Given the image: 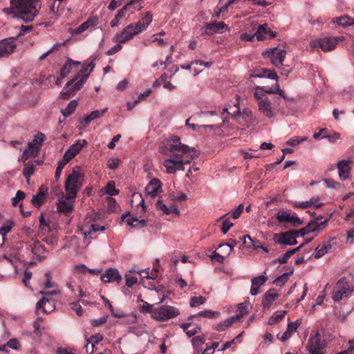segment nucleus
Masks as SVG:
<instances>
[{"label":"nucleus","instance_id":"nucleus-28","mask_svg":"<svg viewBox=\"0 0 354 354\" xmlns=\"http://www.w3.org/2000/svg\"><path fill=\"white\" fill-rule=\"evenodd\" d=\"M162 183L158 178H153L150 180L145 188L147 195L155 197L161 191Z\"/></svg>","mask_w":354,"mask_h":354},{"label":"nucleus","instance_id":"nucleus-10","mask_svg":"<svg viewBox=\"0 0 354 354\" xmlns=\"http://www.w3.org/2000/svg\"><path fill=\"white\" fill-rule=\"evenodd\" d=\"M342 37H323L310 41V46L313 48H320L323 51H330L335 49L339 41L343 40Z\"/></svg>","mask_w":354,"mask_h":354},{"label":"nucleus","instance_id":"nucleus-48","mask_svg":"<svg viewBox=\"0 0 354 354\" xmlns=\"http://www.w3.org/2000/svg\"><path fill=\"white\" fill-rule=\"evenodd\" d=\"M77 102L76 100H71L66 106L65 109L62 110V113L65 116L68 117L71 115L76 109Z\"/></svg>","mask_w":354,"mask_h":354},{"label":"nucleus","instance_id":"nucleus-8","mask_svg":"<svg viewBox=\"0 0 354 354\" xmlns=\"http://www.w3.org/2000/svg\"><path fill=\"white\" fill-rule=\"evenodd\" d=\"M353 288L354 286L351 281L346 279H339L334 287L333 299L334 301H339L348 297L353 291Z\"/></svg>","mask_w":354,"mask_h":354},{"label":"nucleus","instance_id":"nucleus-17","mask_svg":"<svg viewBox=\"0 0 354 354\" xmlns=\"http://www.w3.org/2000/svg\"><path fill=\"white\" fill-rule=\"evenodd\" d=\"M237 109H239L237 108ZM232 115V118L236 120L242 124L241 120H243V125L244 126H250L254 122V118L253 117L252 111L249 109H244L243 112L241 113L239 110L234 111L233 113H228Z\"/></svg>","mask_w":354,"mask_h":354},{"label":"nucleus","instance_id":"nucleus-26","mask_svg":"<svg viewBox=\"0 0 354 354\" xmlns=\"http://www.w3.org/2000/svg\"><path fill=\"white\" fill-rule=\"evenodd\" d=\"M100 19L97 16H91L86 21L82 23L80 26L73 30V34H82L90 28H92L99 24Z\"/></svg>","mask_w":354,"mask_h":354},{"label":"nucleus","instance_id":"nucleus-57","mask_svg":"<svg viewBox=\"0 0 354 354\" xmlns=\"http://www.w3.org/2000/svg\"><path fill=\"white\" fill-rule=\"evenodd\" d=\"M292 273V271H291L290 272L283 273L274 281V283H275L277 286L283 285L288 281L290 274Z\"/></svg>","mask_w":354,"mask_h":354},{"label":"nucleus","instance_id":"nucleus-24","mask_svg":"<svg viewBox=\"0 0 354 354\" xmlns=\"http://www.w3.org/2000/svg\"><path fill=\"white\" fill-rule=\"evenodd\" d=\"M28 247L30 248L33 256L38 260L46 257V250L44 245L38 240L32 242H28Z\"/></svg>","mask_w":354,"mask_h":354},{"label":"nucleus","instance_id":"nucleus-62","mask_svg":"<svg viewBox=\"0 0 354 354\" xmlns=\"http://www.w3.org/2000/svg\"><path fill=\"white\" fill-rule=\"evenodd\" d=\"M138 281L137 277L131 274H127L125 275L126 286L131 287Z\"/></svg>","mask_w":354,"mask_h":354},{"label":"nucleus","instance_id":"nucleus-52","mask_svg":"<svg viewBox=\"0 0 354 354\" xmlns=\"http://www.w3.org/2000/svg\"><path fill=\"white\" fill-rule=\"evenodd\" d=\"M35 167L32 163H27L26 164L24 170L23 174L24 177L28 180L32 175H33L35 172Z\"/></svg>","mask_w":354,"mask_h":354},{"label":"nucleus","instance_id":"nucleus-44","mask_svg":"<svg viewBox=\"0 0 354 354\" xmlns=\"http://www.w3.org/2000/svg\"><path fill=\"white\" fill-rule=\"evenodd\" d=\"M301 248V245H299V247L288 250L285 254H283L282 256L278 257L277 259L273 261V262H279L280 263H285L288 261V260L290 259V257L293 255L295 253H296L297 251L300 250Z\"/></svg>","mask_w":354,"mask_h":354},{"label":"nucleus","instance_id":"nucleus-49","mask_svg":"<svg viewBox=\"0 0 354 354\" xmlns=\"http://www.w3.org/2000/svg\"><path fill=\"white\" fill-rule=\"evenodd\" d=\"M220 312L218 311H214L212 310H205L199 312L196 315L199 317H206L208 319H214L216 317H218L220 315Z\"/></svg>","mask_w":354,"mask_h":354},{"label":"nucleus","instance_id":"nucleus-7","mask_svg":"<svg viewBox=\"0 0 354 354\" xmlns=\"http://www.w3.org/2000/svg\"><path fill=\"white\" fill-rule=\"evenodd\" d=\"M179 314V310L172 306L156 304L152 314V319L158 322H165L177 317Z\"/></svg>","mask_w":354,"mask_h":354},{"label":"nucleus","instance_id":"nucleus-59","mask_svg":"<svg viewBox=\"0 0 354 354\" xmlns=\"http://www.w3.org/2000/svg\"><path fill=\"white\" fill-rule=\"evenodd\" d=\"M236 245V241L235 240L232 239L229 243L226 244H221L218 248L221 249L223 248H227L226 256H229L233 251V249Z\"/></svg>","mask_w":354,"mask_h":354},{"label":"nucleus","instance_id":"nucleus-58","mask_svg":"<svg viewBox=\"0 0 354 354\" xmlns=\"http://www.w3.org/2000/svg\"><path fill=\"white\" fill-rule=\"evenodd\" d=\"M12 225V222L9 221L3 223L0 227V233L6 236V234H8L11 230Z\"/></svg>","mask_w":354,"mask_h":354},{"label":"nucleus","instance_id":"nucleus-37","mask_svg":"<svg viewBox=\"0 0 354 354\" xmlns=\"http://www.w3.org/2000/svg\"><path fill=\"white\" fill-rule=\"evenodd\" d=\"M138 304L140 312L144 314L149 313L152 318V314L154 311L156 305L150 304L142 299H138Z\"/></svg>","mask_w":354,"mask_h":354},{"label":"nucleus","instance_id":"nucleus-42","mask_svg":"<svg viewBox=\"0 0 354 354\" xmlns=\"http://www.w3.org/2000/svg\"><path fill=\"white\" fill-rule=\"evenodd\" d=\"M236 322H238L237 317H234V316L230 317L225 319L223 322L219 323L216 326V330L218 331H224Z\"/></svg>","mask_w":354,"mask_h":354},{"label":"nucleus","instance_id":"nucleus-14","mask_svg":"<svg viewBox=\"0 0 354 354\" xmlns=\"http://www.w3.org/2000/svg\"><path fill=\"white\" fill-rule=\"evenodd\" d=\"M325 344L322 342L318 332L311 334L302 354H324Z\"/></svg>","mask_w":354,"mask_h":354},{"label":"nucleus","instance_id":"nucleus-64","mask_svg":"<svg viewBox=\"0 0 354 354\" xmlns=\"http://www.w3.org/2000/svg\"><path fill=\"white\" fill-rule=\"evenodd\" d=\"M102 339H103V337H102V335H100V333H97L95 335L91 336L90 339H87V342H89V343L95 346V345L97 344L98 343H100Z\"/></svg>","mask_w":354,"mask_h":354},{"label":"nucleus","instance_id":"nucleus-36","mask_svg":"<svg viewBox=\"0 0 354 354\" xmlns=\"http://www.w3.org/2000/svg\"><path fill=\"white\" fill-rule=\"evenodd\" d=\"M333 241V239L328 241L324 242L322 244L319 245L315 248V257L319 259L326 254H327L332 248L331 241Z\"/></svg>","mask_w":354,"mask_h":354},{"label":"nucleus","instance_id":"nucleus-29","mask_svg":"<svg viewBox=\"0 0 354 354\" xmlns=\"http://www.w3.org/2000/svg\"><path fill=\"white\" fill-rule=\"evenodd\" d=\"M55 308V306L53 301L43 298L37 302L36 312L37 313H39V312L49 313L52 312Z\"/></svg>","mask_w":354,"mask_h":354},{"label":"nucleus","instance_id":"nucleus-30","mask_svg":"<svg viewBox=\"0 0 354 354\" xmlns=\"http://www.w3.org/2000/svg\"><path fill=\"white\" fill-rule=\"evenodd\" d=\"M255 35L257 40L259 41L271 39L275 37V34L266 24L259 26L258 30L255 32Z\"/></svg>","mask_w":354,"mask_h":354},{"label":"nucleus","instance_id":"nucleus-31","mask_svg":"<svg viewBox=\"0 0 354 354\" xmlns=\"http://www.w3.org/2000/svg\"><path fill=\"white\" fill-rule=\"evenodd\" d=\"M322 205V203L320 201L319 197L312 198L305 201H297L294 203L293 206L295 207H299L302 209H306L309 207H319Z\"/></svg>","mask_w":354,"mask_h":354},{"label":"nucleus","instance_id":"nucleus-41","mask_svg":"<svg viewBox=\"0 0 354 354\" xmlns=\"http://www.w3.org/2000/svg\"><path fill=\"white\" fill-rule=\"evenodd\" d=\"M108 110V108H104L102 110H95L92 111L90 114L84 118V121L88 125L91 121L102 117Z\"/></svg>","mask_w":354,"mask_h":354},{"label":"nucleus","instance_id":"nucleus-38","mask_svg":"<svg viewBox=\"0 0 354 354\" xmlns=\"http://www.w3.org/2000/svg\"><path fill=\"white\" fill-rule=\"evenodd\" d=\"M152 20V15L151 14V12H147L142 15L141 21L136 22V24L138 26V27H140V29L142 32L151 24Z\"/></svg>","mask_w":354,"mask_h":354},{"label":"nucleus","instance_id":"nucleus-12","mask_svg":"<svg viewBox=\"0 0 354 354\" xmlns=\"http://www.w3.org/2000/svg\"><path fill=\"white\" fill-rule=\"evenodd\" d=\"M86 80L81 77L80 74L77 75L73 80L68 82L62 90L61 95L63 98L68 99L77 91L80 90L85 84Z\"/></svg>","mask_w":354,"mask_h":354},{"label":"nucleus","instance_id":"nucleus-56","mask_svg":"<svg viewBox=\"0 0 354 354\" xmlns=\"http://www.w3.org/2000/svg\"><path fill=\"white\" fill-rule=\"evenodd\" d=\"M306 140H307L306 137L295 136V137L290 138L287 141V144L292 147H296L298 145H299L301 142L306 141Z\"/></svg>","mask_w":354,"mask_h":354},{"label":"nucleus","instance_id":"nucleus-18","mask_svg":"<svg viewBox=\"0 0 354 354\" xmlns=\"http://www.w3.org/2000/svg\"><path fill=\"white\" fill-rule=\"evenodd\" d=\"M17 48L14 37L3 39L0 41V58L8 57L13 53Z\"/></svg>","mask_w":354,"mask_h":354},{"label":"nucleus","instance_id":"nucleus-27","mask_svg":"<svg viewBox=\"0 0 354 354\" xmlns=\"http://www.w3.org/2000/svg\"><path fill=\"white\" fill-rule=\"evenodd\" d=\"M351 162L350 160H342L337 162L338 175L342 180H345L350 178Z\"/></svg>","mask_w":354,"mask_h":354},{"label":"nucleus","instance_id":"nucleus-15","mask_svg":"<svg viewBox=\"0 0 354 354\" xmlns=\"http://www.w3.org/2000/svg\"><path fill=\"white\" fill-rule=\"evenodd\" d=\"M329 218L319 216L310 221L305 227L301 229L304 236L312 232H319L326 228Z\"/></svg>","mask_w":354,"mask_h":354},{"label":"nucleus","instance_id":"nucleus-46","mask_svg":"<svg viewBox=\"0 0 354 354\" xmlns=\"http://www.w3.org/2000/svg\"><path fill=\"white\" fill-rule=\"evenodd\" d=\"M333 21L342 26H352L353 24V18L347 15H343L336 19H333Z\"/></svg>","mask_w":354,"mask_h":354},{"label":"nucleus","instance_id":"nucleus-6","mask_svg":"<svg viewBox=\"0 0 354 354\" xmlns=\"http://www.w3.org/2000/svg\"><path fill=\"white\" fill-rule=\"evenodd\" d=\"M45 136L42 133H38L34 136L32 142L28 145V147L23 151L22 155L19 158V162H25L31 157H35L38 155L41 145L44 142Z\"/></svg>","mask_w":354,"mask_h":354},{"label":"nucleus","instance_id":"nucleus-53","mask_svg":"<svg viewBox=\"0 0 354 354\" xmlns=\"http://www.w3.org/2000/svg\"><path fill=\"white\" fill-rule=\"evenodd\" d=\"M104 192L111 196L117 195L118 191L115 189V183L113 181L109 182L104 188Z\"/></svg>","mask_w":354,"mask_h":354},{"label":"nucleus","instance_id":"nucleus-63","mask_svg":"<svg viewBox=\"0 0 354 354\" xmlns=\"http://www.w3.org/2000/svg\"><path fill=\"white\" fill-rule=\"evenodd\" d=\"M88 271V268L84 264L76 265L73 268L75 274H85Z\"/></svg>","mask_w":354,"mask_h":354},{"label":"nucleus","instance_id":"nucleus-3","mask_svg":"<svg viewBox=\"0 0 354 354\" xmlns=\"http://www.w3.org/2000/svg\"><path fill=\"white\" fill-rule=\"evenodd\" d=\"M38 0H10V7L5 8L3 12L15 16L26 23L32 21L38 15L36 8Z\"/></svg>","mask_w":354,"mask_h":354},{"label":"nucleus","instance_id":"nucleus-40","mask_svg":"<svg viewBox=\"0 0 354 354\" xmlns=\"http://www.w3.org/2000/svg\"><path fill=\"white\" fill-rule=\"evenodd\" d=\"M126 223L129 226L138 228L143 227L147 225L145 219H138V218L129 214L127 217Z\"/></svg>","mask_w":354,"mask_h":354},{"label":"nucleus","instance_id":"nucleus-1","mask_svg":"<svg viewBox=\"0 0 354 354\" xmlns=\"http://www.w3.org/2000/svg\"><path fill=\"white\" fill-rule=\"evenodd\" d=\"M160 152L165 155H169V152L171 153V157L163 162L166 171L169 174H174L178 170H184L185 165L190 163L198 157L196 149L182 144L179 137L168 140L165 147L160 148Z\"/></svg>","mask_w":354,"mask_h":354},{"label":"nucleus","instance_id":"nucleus-43","mask_svg":"<svg viewBox=\"0 0 354 354\" xmlns=\"http://www.w3.org/2000/svg\"><path fill=\"white\" fill-rule=\"evenodd\" d=\"M180 328L186 333V334L190 337L197 334L201 328L196 326H192L190 323H183L180 324Z\"/></svg>","mask_w":354,"mask_h":354},{"label":"nucleus","instance_id":"nucleus-61","mask_svg":"<svg viewBox=\"0 0 354 354\" xmlns=\"http://www.w3.org/2000/svg\"><path fill=\"white\" fill-rule=\"evenodd\" d=\"M121 162L118 158H111L108 160V167L111 169H116Z\"/></svg>","mask_w":354,"mask_h":354},{"label":"nucleus","instance_id":"nucleus-21","mask_svg":"<svg viewBox=\"0 0 354 354\" xmlns=\"http://www.w3.org/2000/svg\"><path fill=\"white\" fill-rule=\"evenodd\" d=\"M279 223H291L295 227H298L303 223V221L296 215L290 214L285 211H280L276 216Z\"/></svg>","mask_w":354,"mask_h":354},{"label":"nucleus","instance_id":"nucleus-51","mask_svg":"<svg viewBox=\"0 0 354 354\" xmlns=\"http://www.w3.org/2000/svg\"><path fill=\"white\" fill-rule=\"evenodd\" d=\"M237 315L234 316L237 317V321H239L245 315L248 313V304L241 303L237 306Z\"/></svg>","mask_w":354,"mask_h":354},{"label":"nucleus","instance_id":"nucleus-4","mask_svg":"<svg viewBox=\"0 0 354 354\" xmlns=\"http://www.w3.org/2000/svg\"><path fill=\"white\" fill-rule=\"evenodd\" d=\"M83 180V174L80 167H75L70 174L64 185L66 194L71 198H75L78 190L81 188Z\"/></svg>","mask_w":354,"mask_h":354},{"label":"nucleus","instance_id":"nucleus-2","mask_svg":"<svg viewBox=\"0 0 354 354\" xmlns=\"http://www.w3.org/2000/svg\"><path fill=\"white\" fill-rule=\"evenodd\" d=\"M264 91L265 87L257 86L254 94L259 113L268 119L274 118L279 113L283 114L285 111L281 106L280 99L265 96Z\"/></svg>","mask_w":354,"mask_h":354},{"label":"nucleus","instance_id":"nucleus-50","mask_svg":"<svg viewBox=\"0 0 354 354\" xmlns=\"http://www.w3.org/2000/svg\"><path fill=\"white\" fill-rule=\"evenodd\" d=\"M23 231V233L24 234V235L28 238V241H27V243L28 242H32L36 239V233L34 231L33 229H32L31 227H24L22 230Z\"/></svg>","mask_w":354,"mask_h":354},{"label":"nucleus","instance_id":"nucleus-25","mask_svg":"<svg viewBox=\"0 0 354 354\" xmlns=\"http://www.w3.org/2000/svg\"><path fill=\"white\" fill-rule=\"evenodd\" d=\"M300 325H301V321L299 319H297L295 322H288L286 331L281 335L278 334L277 335V339L283 342L287 341L292 337V335L295 332H297V330Z\"/></svg>","mask_w":354,"mask_h":354},{"label":"nucleus","instance_id":"nucleus-5","mask_svg":"<svg viewBox=\"0 0 354 354\" xmlns=\"http://www.w3.org/2000/svg\"><path fill=\"white\" fill-rule=\"evenodd\" d=\"M19 263L21 260L15 254L13 257L4 256L3 258L0 259V276L6 277L12 274H17Z\"/></svg>","mask_w":354,"mask_h":354},{"label":"nucleus","instance_id":"nucleus-9","mask_svg":"<svg viewBox=\"0 0 354 354\" xmlns=\"http://www.w3.org/2000/svg\"><path fill=\"white\" fill-rule=\"evenodd\" d=\"M141 32L140 27H138L136 23H132L116 33L113 38V41L118 43H126Z\"/></svg>","mask_w":354,"mask_h":354},{"label":"nucleus","instance_id":"nucleus-16","mask_svg":"<svg viewBox=\"0 0 354 354\" xmlns=\"http://www.w3.org/2000/svg\"><path fill=\"white\" fill-rule=\"evenodd\" d=\"M262 55L268 58L272 64L278 67L283 62L286 52L281 48L274 47L263 51Z\"/></svg>","mask_w":354,"mask_h":354},{"label":"nucleus","instance_id":"nucleus-32","mask_svg":"<svg viewBox=\"0 0 354 354\" xmlns=\"http://www.w3.org/2000/svg\"><path fill=\"white\" fill-rule=\"evenodd\" d=\"M266 281L267 277L265 274H261L259 277H254L252 279L250 294L253 296L259 294L260 292V287L263 285Z\"/></svg>","mask_w":354,"mask_h":354},{"label":"nucleus","instance_id":"nucleus-47","mask_svg":"<svg viewBox=\"0 0 354 354\" xmlns=\"http://www.w3.org/2000/svg\"><path fill=\"white\" fill-rule=\"evenodd\" d=\"M46 198L45 193L39 192L37 194L32 196V204L37 207H40L45 202Z\"/></svg>","mask_w":354,"mask_h":354},{"label":"nucleus","instance_id":"nucleus-35","mask_svg":"<svg viewBox=\"0 0 354 354\" xmlns=\"http://www.w3.org/2000/svg\"><path fill=\"white\" fill-rule=\"evenodd\" d=\"M95 64L94 63V59L92 58H89L86 60L81 69V77L87 80L91 72L94 70Z\"/></svg>","mask_w":354,"mask_h":354},{"label":"nucleus","instance_id":"nucleus-11","mask_svg":"<svg viewBox=\"0 0 354 354\" xmlns=\"http://www.w3.org/2000/svg\"><path fill=\"white\" fill-rule=\"evenodd\" d=\"M80 229L85 239H86L97 232H104L106 228L104 226L100 225L91 215L86 217Z\"/></svg>","mask_w":354,"mask_h":354},{"label":"nucleus","instance_id":"nucleus-34","mask_svg":"<svg viewBox=\"0 0 354 354\" xmlns=\"http://www.w3.org/2000/svg\"><path fill=\"white\" fill-rule=\"evenodd\" d=\"M279 294L274 289L268 290L263 296L262 299V306L264 308H268L272 304L278 299Z\"/></svg>","mask_w":354,"mask_h":354},{"label":"nucleus","instance_id":"nucleus-39","mask_svg":"<svg viewBox=\"0 0 354 354\" xmlns=\"http://www.w3.org/2000/svg\"><path fill=\"white\" fill-rule=\"evenodd\" d=\"M80 62L78 61H73L70 58H68L66 63L62 66L60 75L62 78L66 77L71 72L73 65L78 66Z\"/></svg>","mask_w":354,"mask_h":354},{"label":"nucleus","instance_id":"nucleus-54","mask_svg":"<svg viewBox=\"0 0 354 354\" xmlns=\"http://www.w3.org/2000/svg\"><path fill=\"white\" fill-rule=\"evenodd\" d=\"M206 301V298L203 296L199 297H192L190 299V306L191 307H197L202 304H203Z\"/></svg>","mask_w":354,"mask_h":354},{"label":"nucleus","instance_id":"nucleus-22","mask_svg":"<svg viewBox=\"0 0 354 354\" xmlns=\"http://www.w3.org/2000/svg\"><path fill=\"white\" fill-rule=\"evenodd\" d=\"M75 198H71L68 194L62 195V198L57 203V209L59 212L68 214L71 212L73 208V203Z\"/></svg>","mask_w":354,"mask_h":354},{"label":"nucleus","instance_id":"nucleus-45","mask_svg":"<svg viewBox=\"0 0 354 354\" xmlns=\"http://www.w3.org/2000/svg\"><path fill=\"white\" fill-rule=\"evenodd\" d=\"M286 314V310L283 311H277L274 314H273L268 319L269 325H274L279 322L281 320L283 319Z\"/></svg>","mask_w":354,"mask_h":354},{"label":"nucleus","instance_id":"nucleus-23","mask_svg":"<svg viewBox=\"0 0 354 354\" xmlns=\"http://www.w3.org/2000/svg\"><path fill=\"white\" fill-rule=\"evenodd\" d=\"M101 280L104 283H119L122 281V276L116 268H109L100 277Z\"/></svg>","mask_w":354,"mask_h":354},{"label":"nucleus","instance_id":"nucleus-60","mask_svg":"<svg viewBox=\"0 0 354 354\" xmlns=\"http://www.w3.org/2000/svg\"><path fill=\"white\" fill-rule=\"evenodd\" d=\"M24 198V192L21 190L17 191L15 196L12 198V205L13 206H17V205H19V202L22 201Z\"/></svg>","mask_w":354,"mask_h":354},{"label":"nucleus","instance_id":"nucleus-33","mask_svg":"<svg viewBox=\"0 0 354 354\" xmlns=\"http://www.w3.org/2000/svg\"><path fill=\"white\" fill-rule=\"evenodd\" d=\"M156 207L158 210H160L164 214H179L180 210L176 205H171L167 206L161 200H158L156 203Z\"/></svg>","mask_w":354,"mask_h":354},{"label":"nucleus","instance_id":"nucleus-55","mask_svg":"<svg viewBox=\"0 0 354 354\" xmlns=\"http://www.w3.org/2000/svg\"><path fill=\"white\" fill-rule=\"evenodd\" d=\"M68 162L63 158L58 162L57 167V169L55 171V177L57 180H58L60 178L62 169H64V166Z\"/></svg>","mask_w":354,"mask_h":354},{"label":"nucleus","instance_id":"nucleus-13","mask_svg":"<svg viewBox=\"0 0 354 354\" xmlns=\"http://www.w3.org/2000/svg\"><path fill=\"white\" fill-rule=\"evenodd\" d=\"M304 236L301 230L288 231L283 233L275 234L273 240L276 243L285 245H295L297 243V237Z\"/></svg>","mask_w":354,"mask_h":354},{"label":"nucleus","instance_id":"nucleus-20","mask_svg":"<svg viewBox=\"0 0 354 354\" xmlns=\"http://www.w3.org/2000/svg\"><path fill=\"white\" fill-rule=\"evenodd\" d=\"M205 35H212L216 33H223L228 30L227 26L223 21H214L206 24L202 28Z\"/></svg>","mask_w":354,"mask_h":354},{"label":"nucleus","instance_id":"nucleus-19","mask_svg":"<svg viewBox=\"0 0 354 354\" xmlns=\"http://www.w3.org/2000/svg\"><path fill=\"white\" fill-rule=\"evenodd\" d=\"M87 145L88 142L85 139H79L76 140V142L71 145L64 153L63 158L69 162L80 152L83 147H86Z\"/></svg>","mask_w":354,"mask_h":354}]
</instances>
